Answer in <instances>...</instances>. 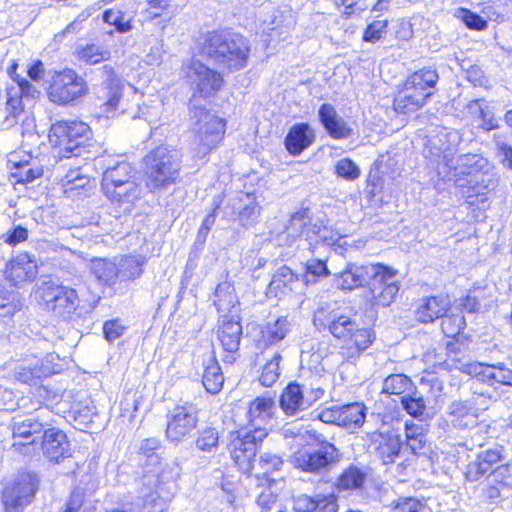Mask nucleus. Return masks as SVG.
<instances>
[{
	"label": "nucleus",
	"instance_id": "obj_21",
	"mask_svg": "<svg viewBox=\"0 0 512 512\" xmlns=\"http://www.w3.org/2000/svg\"><path fill=\"white\" fill-rule=\"evenodd\" d=\"M37 274L38 264L36 257L26 252L12 257L7 262L4 271L5 279L15 287L32 282Z\"/></svg>",
	"mask_w": 512,
	"mask_h": 512
},
{
	"label": "nucleus",
	"instance_id": "obj_8",
	"mask_svg": "<svg viewBox=\"0 0 512 512\" xmlns=\"http://www.w3.org/2000/svg\"><path fill=\"white\" fill-rule=\"evenodd\" d=\"M182 71L193 89L189 102L198 103V98L214 97L223 87V72L209 67L198 59L192 58L183 62Z\"/></svg>",
	"mask_w": 512,
	"mask_h": 512
},
{
	"label": "nucleus",
	"instance_id": "obj_43",
	"mask_svg": "<svg viewBox=\"0 0 512 512\" xmlns=\"http://www.w3.org/2000/svg\"><path fill=\"white\" fill-rule=\"evenodd\" d=\"M415 390L413 382L405 374H391L386 377L382 384V393L390 395H405Z\"/></svg>",
	"mask_w": 512,
	"mask_h": 512
},
{
	"label": "nucleus",
	"instance_id": "obj_23",
	"mask_svg": "<svg viewBox=\"0 0 512 512\" xmlns=\"http://www.w3.org/2000/svg\"><path fill=\"white\" fill-rule=\"evenodd\" d=\"M317 116L319 123L330 138L344 140L354 135V128L338 114L332 104H321L318 108Z\"/></svg>",
	"mask_w": 512,
	"mask_h": 512
},
{
	"label": "nucleus",
	"instance_id": "obj_30",
	"mask_svg": "<svg viewBox=\"0 0 512 512\" xmlns=\"http://www.w3.org/2000/svg\"><path fill=\"white\" fill-rule=\"evenodd\" d=\"M241 336L242 326L239 320L234 319V315H231L230 319H223L218 330V338L223 349L229 353L225 358L226 362H232L235 359L233 354L239 350Z\"/></svg>",
	"mask_w": 512,
	"mask_h": 512
},
{
	"label": "nucleus",
	"instance_id": "obj_5",
	"mask_svg": "<svg viewBox=\"0 0 512 512\" xmlns=\"http://www.w3.org/2000/svg\"><path fill=\"white\" fill-rule=\"evenodd\" d=\"M101 189L107 199L119 205L133 203L142 192L136 171L127 161L117 162L103 172Z\"/></svg>",
	"mask_w": 512,
	"mask_h": 512
},
{
	"label": "nucleus",
	"instance_id": "obj_20",
	"mask_svg": "<svg viewBox=\"0 0 512 512\" xmlns=\"http://www.w3.org/2000/svg\"><path fill=\"white\" fill-rule=\"evenodd\" d=\"M11 67L9 73L12 79L17 83V87H8L6 89V102L4 112L7 113V120L15 122L21 116L25 115L24 99H34L39 95V91L31 84L29 80L19 75H13L14 72Z\"/></svg>",
	"mask_w": 512,
	"mask_h": 512
},
{
	"label": "nucleus",
	"instance_id": "obj_57",
	"mask_svg": "<svg viewBox=\"0 0 512 512\" xmlns=\"http://www.w3.org/2000/svg\"><path fill=\"white\" fill-rule=\"evenodd\" d=\"M441 329L447 337H455L466 326L465 317L461 313H446L441 317Z\"/></svg>",
	"mask_w": 512,
	"mask_h": 512
},
{
	"label": "nucleus",
	"instance_id": "obj_55",
	"mask_svg": "<svg viewBox=\"0 0 512 512\" xmlns=\"http://www.w3.org/2000/svg\"><path fill=\"white\" fill-rule=\"evenodd\" d=\"M388 20H373L367 24L362 34V41L375 44L382 40L387 34Z\"/></svg>",
	"mask_w": 512,
	"mask_h": 512
},
{
	"label": "nucleus",
	"instance_id": "obj_39",
	"mask_svg": "<svg viewBox=\"0 0 512 512\" xmlns=\"http://www.w3.org/2000/svg\"><path fill=\"white\" fill-rule=\"evenodd\" d=\"M237 303L238 299L233 286L229 283H222L217 286L214 305L224 319H227L228 314L233 315V309L236 308Z\"/></svg>",
	"mask_w": 512,
	"mask_h": 512
},
{
	"label": "nucleus",
	"instance_id": "obj_31",
	"mask_svg": "<svg viewBox=\"0 0 512 512\" xmlns=\"http://www.w3.org/2000/svg\"><path fill=\"white\" fill-rule=\"evenodd\" d=\"M374 265L375 264H348L339 276L338 287L343 290H352L367 285L371 273H374Z\"/></svg>",
	"mask_w": 512,
	"mask_h": 512
},
{
	"label": "nucleus",
	"instance_id": "obj_32",
	"mask_svg": "<svg viewBox=\"0 0 512 512\" xmlns=\"http://www.w3.org/2000/svg\"><path fill=\"white\" fill-rule=\"evenodd\" d=\"M450 300L447 296H431L423 298L417 307L416 318L422 323L433 322L448 311Z\"/></svg>",
	"mask_w": 512,
	"mask_h": 512
},
{
	"label": "nucleus",
	"instance_id": "obj_38",
	"mask_svg": "<svg viewBox=\"0 0 512 512\" xmlns=\"http://www.w3.org/2000/svg\"><path fill=\"white\" fill-rule=\"evenodd\" d=\"M224 376L219 363L214 357L209 356L204 361V373L202 384L206 391L211 394H217L223 387Z\"/></svg>",
	"mask_w": 512,
	"mask_h": 512
},
{
	"label": "nucleus",
	"instance_id": "obj_25",
	"mask_svg": "<svg viewBox=\"0 0 512 512\" xmlns=\"http://www.w3.org/2000/svg\"><path fill=\"white\" fill-rule=\"evenodd\" d=\"M41 439L40 446L43 454L50 461L58 463L60 460L71 456L70 443L62 430L55 428L45 429Z\"/></svg>",
	"mask_w": 512,
	"mask_h": 512
},
{
	"label": "nucleus",
	"instance_id": "obj_27",
	"mask_svg": "<svg viewBox=\"0 0 512 512\" xmlns=\"http://www.w3.org/2000/svg\"><path fill=\"white\" fill-rule=\"evenodd\" d=\"M279 407L286 416H296L310 407V398H306L304 387L293 381L282 390Z\"/></svg>",
	"mask_w": 512,
	"mask_h": 512
},
{
	"label": "nucleus",
	"instance_id": "obj_7",
	"mask_svg": "<svg viewBox=\"0 0 512 512\" xmlns=\"http://www.w3.org/2000/svg\"><path fill=\"white\" fill-rule=\"evenodd\" d=\"M160 445L161 442L156 437L143 439L138 445V454L141 457L139 461L143 462L145 466L140 481L150 490L157 487L160 482L176 479L181 473V467L177 460L167 464L164 470L159 469L160 457L156 451Z\"/></svg>",
	"mask_w": 512,
	"mask_h": 512
},
{
	"label": "nucleus",
	"instance_id": "obj_9",
	"mask_svg": "<svg viewBox=\"0 0 512 512\" xmlns=\"http://www.w3.org/2000/svg\"><path fill=\"white\" fill-rule=\"evenodd\" d=\"M87 92L85 79L70 68L56 72L48 88L49 99L58 105H76Z\"/></svg>",
	"mask_w": 512,
	"mask_h": 512
},
{
	"label": "nucleus",
	"instance_id": "obj_59",
	"mask_svg": "<svg viewBox=\"0 0 512 512\" xmlns=\"http://www.w3.org/2000/svg\"><path fill=\"white\" fill-rule=\"evenodd\" d=\"M15 294L0 286V314L12 316L22 306L20 301L15 302Z\"/></svg>",
	"mask_w": 512,
	"mask_h": 512
},
{
	"label": "nucleus",
	"instance_id": "obj_49",
	"mask_svg": "<svg viewBox=\"0 0 512 512\" xmlns=\"http://www.w3.org/2000/svg\"><path fill=\"white\" fill-rule=\"evenodd\" d=\"M456 166L463 168L462 173L466 174L468 177V173L470 171L475 173L476 171L486 170L485 168L488 167V160L480 154L467 153L457 157L455 160V167Z\"/></svg>",
	"mask_w": 512,
	"mask_h": 512
},
{
	"label": "nucleus",
	"instance_id": "obj_60",
	"mask_svg": "<svg viewBox=\"0 0 512 512\" xmlns=\"http://www.w3.org/2000/svg\"><path fill=\"white\" fill-rule=\"evenodd\" d=\"M19 182L31 183L43 175V168L31 166L29 163L20 164L17 171L13 173Z\"/></svg>",
	"mask_w": 512,
	"mask_h": 512
},
{
	"label": "nucleus",
	"instance_id": "obj_15",
	"mask_svg": "<svg viewBox=\"0 0 512 512\" xmlns=\"http://www.w3.org/2000/svg\"><path fill=\"white\" fill-rule=\"evenodd\" d=\"M465 183H459L463 188L462 194L466 203L471 206H484L488 201V195L498 186L497 174L489 169L468 173V177L464 179Z\"/></svg>",
	"mask_w": 512,
	"mask_h": 512
},
{
	"label": "nucleus",
	"instance_id": "obj_18",
	"mask_svg": "<svg viewBox=\"0 0 512 512\" xmlns=\"http://www.w3.org/2000/svg\"><path fill=\"white\" fill-rule=\"evenodd\" d=\"M45 424L34 416L16 417L12 424V446L22 455L29 456L36 449V439L43 432Z\"/></svg>",
	"mask_w": 512,
	"mask_h": 512
},
{
	"label": "nucleus",
	"instance_id": "obj_42",
	"mask_svg": "<svg viewBox=\"0 0 512 512\" xmlns=\"http://www.w3.org/2000/svg\"><path fill=\"white\" fill-rule=\"evenodd\" d=\"M366 480V473L359 467L350 465L337 478L338 491H350L361 489Z\"/></svg>",
	"mask_w": 512,
	"mask_h": 512
},
{
	"label": "nucleus",
	"instance_id": "obj_50",
	"mask_svg": "<svg viewBox=\"0 0 512 512\" xmlns=\"http://www.w3.org/2000/svg\"><path fill=\"white\" fill-rule=\"evenodd\" d=\"M78 58L87 64H97L110 58V51L97 44H87L78 49Z\"/></svg>",
	"mask_w": 512,
	"mask_h": 512
},
{
	"label": "nucleus",
	"instance_id": "obj_29",
	"mask_svg": "<svg viewBox=\"0 0 512 512\" xmlns=\"http://www.w3.org/2000/svg\"><path fill=\"white\" fill-rule=\"evenodd\" d=\"M448 422L460 430L470 429L478 424V409L468 401L456 400L447 408Z\"/></svg>",
	"mask_w": 512,
	"mask_h": 512
},
{
	"label": "nucleus",
	"instance_id": "obj_10",
	"mask_svg": "<svg viewBox=\"0 0 512 512\" xmlns=\"http://www.w3.org/2000/svg\"><path fill=\"white\" fill-rule=\"evenodd\" d=\"M199 422V409L191 402H182L169 409L166 414V439L178 445L191 437Z\"/></svg>",
	"mask_w": 512,
	"mask_h": 512
},
{
	"label": "nucleus",
	"instance_id": "obj_3",
	"mask_svg": "<svg viewBox=\"0 0 512 512\" xmlns=\"http://www.w3.org/2000/svg\"><path fill=\"white\" fill-rule=\"evenodd\" d=\"M146 186L150 191L167 189L179 179L182 154L168 145L152 149L143 159Z\"/></svg>",
	"mask_w": 512,
	"mask_h": 512
},
{
	"label": "nucleus",
	"instance_id": "obj_28",
	"mask_svg": "<svg viewBox=\"0 0 512 512\" xmlns=\"http://www.w3.org/2000/svg\"><path fill=\"white\" fill-rule=\"evenodd\" d=\"M438 80L439 75L436 69L424 67L410 74L403 85L428 100L435 94Z\"/></svg>",
	"mask_w": 512,
	"mask_h": 512
},
{
	"label": "nucleus",
	"instance_id": "obj_37",
	"mask_svg": "<svg viewBox=\"0 0 512 512\" xmlns=\"http://www.w3.org/2000/svg\"><path fill=\"white\" fill-rule=\"evenodd\" d=\"M406 446L415 455L426 454L428 450V440L426 429L422 424H405Z\"/></svg>",
	"mask_w": 512,
	"mask_h": 512
},
{
	"label": "nucleus",
	"instance_id": "obj_46",
	"mask_svg": "<svg viewBox=\"0 0 512 512\" xmlns=\"http://www.w3.org/2000/svg\"><path fill=\"white\" fill-rule=\"evenodd\" d=\"M329 274L326 262L320 259L309 260L303 266L302 284L304 286L315 284L319 278L327 277Z\"/></svg>",
	"mask_w": 512,
	"mask_h": 512
},
{
	"label": "nucleus",
	"instance_id": "obj_61",
	"mask_svg": "<svg viewBox=\"0 0 512 512\" xmlns=\"http://www.w3.org/2000/svg\"><path fill=\"white\" fill-rule=\"evenodd\" d=\"M423 503L414 497H400L392 503V512H419Z\"/></svg>",
	"mask_w": 512,
	"mask_h": 512
},
{
	"label": "nucleus",
	"instance_id": "obj_58",
	"mask_svg": "<svg viewBox=\"0 0 512 512\" xmlns=\"http://www.w3.org/2000/svg\"><path fill=\"white\" fill-rule=\"evenodd\" d=\"M335 174L347 181H354L360 176L361 170L352 159L346 157L335 164Z\"/></svg>",
	"mask_w": 512,
	"mask_h": 512
},
{
	"label": "nucleus",
	"instance_id": "obj_35",
	"mask_svg": "<svg viewBox=\"0 0 512 512\" xmlns=\"http://www.w3.org/2000/svg\"><path fill=\"white\" fill-rule=\"evenodd\" d=\"M427 101L421 94H416L403 85L394 97L393 108L398 114H409L422 108Z\"/></svg>",
	"mask_w": 512,
	"mask_h": 512
},
{
	"label": "nucleus",
	"instance_id": "obj_51",
	"mask_svg": "<svg viewBox=\"0 0 512 512\" xmlns=\"http://www.w3.org/2000/svg\"><path fill=\"white\" fill-rule=\"evenodd\" d=\"M385 178L380 174V171L371 170L367 178V185L365 192L370 196V199L378 202H386L384 191Z\"/></svg>",
	"mask_w": 512,
	"mask_h": 512
},
{
	"label": "nucleus",
	"instance_id": "obj_48",
	"mask_svg": "<svg viewBox=\"0 0 512 512\" xmlns=\"http://www.w3.org/2000/svg\"><path fill=\"white\" fill-rule=\"evenodd\" d=\"M401 404L407 414L414 418H421L426 410V402L416 389L401 396Z\"/></svg>",
	"mask_w": 512,
	"mask_h": 512
},
{
	"label": "nucleus",
	"instance_id": "obj_36",
	"mask_svg": "<svg viewBox=\"0 0 512 512\" xmlns=\"http://www.w3.org/2000/svg\"><path fill=\"white\" fill-rule=\"evenodd\" d=\"M302 283V276L300 273L294 272L288 266H282L277 269L273 278L269 284L271 292H275V295L285 293V289L293 291L297 289V285Z\"/></svg>",
	"mask_w": 512,
	"mask_h": 512
},
{
	"label": "nucleus",
	"instance_id": "obj_44",
	"mask_svg": "<svg viewBox=\"0 0 512 512\" xmlns=\"http://www.w3.org/2000/svg\"><path fill=\"white\" fill-rule=\"evenodd\" d=\"M91 272L101 282L112 286L118 281L117 264L106 259H93L91 261Z\"/></svg>",
	"mask_w": 512,
	"mask_h": 512
},
{
	"label": "nucleus",
	"instance_id": "obj_33",
	"mask_svg": "<svg viewBox=\"0 0 512 512\" xmlns=\"http://www.w3.org/2000/svg\"><path fill=\"white\" fill-rule=\"evenodd\" d=\"M63 187L68 198L80 199L90 195L93 185L89 177L82 175L79 170H75L65 175Z\"/></svg>",
	"mask_w": 512,
	"mask_h": 512
},
{
	"label": "nucleus",
	"instance_id": "obj_16",
	"mask_svg": "<svg viewBox=\"0 0 512 512\" xmlns=\"http://www.w3.org/2000/svg\"><path fill=\"white\" fill-rule=\"evenodd\" d=\"M41 298L48 310L65 317L72 314L79 305L75 289L62 284L44 282L40 288Z\"/></svg>",
	"mask_w": 512,
	"mask_h": 512
},
{
	"label": "nucleus",
	"instance_id": "obj_2",
	"mask_svg": "<svg viewBox=\"0 0 512 512\" xmlns=\"http://www.w3.org/2000/svg\"><path fill=\"white\" fill-rule=\"evenodd\" d=\"M314 324L319 330H328L334 338L357 352L365 351L376 338L371 328L361 326L356 318L336 309H318Z\"/></svg>",
	"mask_w": 512,
	"mask_h": 512
},
{
	"label": "nucleus",
	"instance_id": "obj_64",
	"mask_svg": "<svg viewBox=\"0 0 512 512\" xmlns=\"http://www.w3.org/2000/svg\"><path fill=\"white\" fill-rule=\"evenodd\" d=\"M498 156L501 158L500 162L506 168L512 170V146L502 140H498V136L494 135Z\"/></svg>",
	"mask_w": 512,
	"mask_h": 512
},
{
	"label": "nucleus",
	"instance_id": "obj_52",
	"mask_svg": "<svg viewBox=\"0 0 512 512\" xmlns=\"http://www.w3.org/2000/svg\"><path fill=\"white\" fill-rule=\"evenodd\" d=\"M219 445V433L214 427H204L199 430L198 436L195 440V446L197 449L204 452H213L218 448Z\"/></svg>",
	"mask_w": 512,
	"mask_h": 512
},
{
	"label": "nucleus",
	"instance_id": "obj_14",
	"mask_svg": "<svg viewBox=\"0 0 512 512\" xmlns=\"http://www.w3.org/2000/svg\"><path fill=\"white\" fill-rule=\"evenodd\" d=\"M266 438L263 430H258L256 434L250 432H237L229 444L231 458L238 469L248 475L255 469L253 463L258 450V445Z\"/></svg>",
	"mask_w": 512,
	"mask_h": 512
},
{
	"label": "nucleus",
	"instance_id": "obj_13",
	"mask_svg": "<svg viewBox=\"0 0 512 512\" xmlns=\"http://www.w3.org/2000/svg\"><path fill=\"white\" fill-rule=\"evenodd\" d=\"M367 287L375 304L389 306L394 302L400 286L398 272L384 264L374 265Z\"/></svg>",
	"mask_w": 512,
	"mask_h": 512
},
{
	"label": "nucleus",
	"instance_id": "obj_6",
	"mask_svg": "<svg viewBox=\"0 0 512 512\" xmlns=\"http://www.w3.org/2000/svg\"><path fill=\"white\" fill-rule=\"evenodd\" d=\"M189 115L199 145L198 154L204 157L222 141L226 120L195 102H189Z\"/></svg>",
	"mask_w": 512,
	"mask_h": 512
},
{
	"label": "nucleus",
	"instance_id": "obj_24",
	"mask_svg": "<svg viewBox=\"0 0 512 512\" xmlns=\"http://www.w3.org/2000/svg\"><path fill=\"white\" fill-rule=\"evenodd\" d=\"M315 140V129L310 123L297 122L289 128L284 138V147L289 155L297 157L311 147Z\"/></svg>",
	"mask_w": 512,
	"mask_h": 512
},
{
	"label": "nucleus",
	"instance_id": "obj_56",
	"mask_svg": "<svg viewBox=\"0 0 512 512\" xmlns=\"http://www.w3.org/2000/svg\"><path fill=\"white\" fill-rule=\"evenodd\" d=\"M283 465V460L280 456L272 453H263L260 455L258 462L257 472L255 476L260 479L261 477H267L270 473L278 471Z\"/></svg>",
	"mask_w": 512,
	"mask_h": 512
},
{
	"label": "nucleus",
	"instance_id": "obj_47",
	"mask_svg": "<svg viewBox=\"0 0 512 512\" xmlns=\"http://www.w3.org/2000/svg\"><path fill=\"white\" fill-rule=\"evenodd\" d=\"M281 360V354L279 352H274L271 358L262 367V371L259 376V382L262 386L271 387L279 379Z\"/></svg>",
	"mask_w": 512,
	"mask_h": 512
},
{
	"label": "nucleus",
	"instance_id": "obj_41",
	"mask_svg": "<svg viewBox=\"0 0 512 512\" xmlns=\"http://www.w3.org/2000/svg\"><path fill=\"white\" fill-rule=\"evenodd\" d=\"M145 3L148 5V7L142 11L145 20H157V23L161 24V28L164 29L173 16L172 13L168 12L171 7L170 0H146Z\"/></svg>",
	"mask_w": 512,
	"mask_h": 512
},
{
	"label": "nucleus",
	"instance_id": "obj_45",
	"mask_svg": "<svg viewBox=\"0 0 512 512\" xmlns=\"http://www.w3.org/2000/svg\"><path fill=\"white\" fill-rule=\"evenodd\" d=\"M292 324L287 317H279L274 322H269L262 330L263 338L269 344H275L283 340L291 332Z\"/></svg>",
	"mask_w": 512,
	"mask_h": 512
},
{
	"label": "nucleus",
	"instance_id": "obj_53",
	"mask_svg": "<svg viewBox=\"0 0 512 512\" xmlns=\"http://www.w3.org/2000/svg\"><path fill=\"white\" fill-rule=\"evenodd\" d=\"M455 16L470 30L484 31L488 27V22L483 16L468 8H457Z\"/></svg>",
	"mask_w": 512,
	"mask_h": 512
},
{
	"label": "nucleus",
	"instance_id": "obj_54",
	"mask_svg": "<svg viewBox=\"0 0 512 512\" xmlns=\"http://www.w3.org/2000/svg\"><path fill=\"white\" fill-rule=\"evenodd\" d=\"M103 22L115 27L118 33H128L133 29L131 19H125L122 10L106 9L102 13Z\"/></svg>",
	"mask_w": 512,
	"mask_h": 512
},
{
	"label": "nucleus",
	"instance_id": "obj_1",
	"mask_svg": "<svg viewBox=\"0 0 512 512\" xmlns=\"http://www.w3.org/2000/svg\"><path fill=\"white\" fill-rule=\"evenodd\" d=\"M198 54L226 73L243 70L249 61L248 38L231 29L208 31L197 42Z\"/></svg>",
	"mask_w": 512,
	"mask_h": 512
},
{
	"label": "nucleus",
	"instance_id": "obj_4",
	"mask_svg": "<svg viewBox=\"0 0 512 512\" xmlns=\"http://www.w3.org/2000/svg\"><path fill=\"white\" fill-rule=\"evenodd\" d=\"M49 142L59 149V157H79L93 146L92 130L88 124L77 120H60L51 125Z\"/></svg>",
	"mask_w": 512,
	"mask_h": 512
},
{
	"label": "nucleus",
	"instance_id": "obj_19",
	"mask_svg": "<svg viewBox=\"0 0 512 512\" xmlns=\"http://www.w3.org/2000/svg\"><path fill=\"white\" fill-rule=\"evenodd\" d=\"M457 149L451 145L446 136H436L428 140L423 151L428 165L435 169L439 178L449 175L455 169V153Z\"/></svg>",
	"mask_w": 512,
	"mask_h": 512
},
{
	"label": "nucleus",
	"instance_id": "obj_40",
	"mask_svg": "<svg viewBox=\"0 0 512 512\" xmlns=\"http://www.w3.org/2000/svg\"><path fill=\"white\" fill-rule=\"evenodd\" d=\"M117 264L118 281L125 282L139 278L143 273L145 257L143 256H125Z\"/></svg>",
	"mask_w": 512,
	"mask_h": 512
},
{
	"label": "nucleus",
	"instance_id": "obj_22",
	"mask_svg": "<svg viewBox=\"0 0 512 512\" xmlns=\"http://www.w3.org/2000/svg\"><path fill=\"white\" fill-rule=\"evenodd\" d=\"M275 409V401L272 397L259 396L251 401L247 412V432L256 434L258 430H263L267 437Z\"/></svg>",
	"mask_w": 512,
	"mask_h": 512
},
{
	"label": "nucleus",
	"instance_id": "obj_63",
	"mask_svg": "<svg viewBox=\"0 0 512 512\" xmlns=\"http://www.w3.org/2000/svg\"><path fill=\"white\" fill-rule=\"evenodd\" d=\"M317 507V500L308 495H299L293 500V509L295 512H315Z\"/></svg>",
	"mask_w": 512,
	"mask_h": 512
},
{
	"label": "nucleus",
	"instance_id": "obj_62",
	"mask_svg": "<svg viewBox=\"0 0 512 512\" xmlns=\"http://www.w3.org/2000/svg\"><path fill=\"white\" fill-rule=\"evenodd\" d=\"M481 293V288L470 290L466 297L461 300L460 305L469 313L478 312L482 307V304L479 301V294Z\"/></svg>",
	"mask_w": 512,
	"mask_h": 512
},
{
	"label": "nucleus",
	"instance_id": "obj_11",
	"mask_svg": "<svg viewBox=\"0 0 512 512\" xmlns=\"http://www.w3.org/2000/svg\"><path fill=\"white\" fill-rule=\"evenodd\" d=\"M341 459L339 449L326 440L319 441L317 448L299 450L293 456L296 468L310 473L329 472Z\"/></svg>",
	"mask_w": 512,
	"mask_h": 512
},
{
	"label": "nucleus",
	"instance_id": "obj_17",
	"mask_svg": "<svg viewBox=\"0 0 512 512\" xmlns=\"http://www.w3.org/2000/svg\"><path fill=\"white\" fill-rule=\"evenodd\" d=\"M369 449L381 460L382 464L389 465L399 457L403 440L398 430L385 428L367 434Z\"/></svg>",
	"mask_w": 512,
	"mask_h": 512
},
{
	"label": "nucleus",
	"instance_id": "obj_34",
	"mask_svg": "<svg viewBox=\"0 0 512 512\" xmlns=\"http://www.w3.org/2000/svg\"><path fill=\"white\" fill-rule=\"evenodd\" d=\"M339 426L354 431L363 426L367 408L363 403L355 402L340 406Z\"/></svg>",
	"mask_w": 512,
	"mask_h": 512
},
{
	"label": "nucleus",
	"instance_id": "obj_12",
	"mask_svg": "<svg viewBox=\"0 0 512 512\" xmlns=\"http://www.w3.org/2000/svg\"><path fill=\"white\" fill-rule=\"evenodd\" d=\"M38 484L39 480L35 473H22L6 485L2 493L5 512H23L32 502Z\"/></svg>",
	"mask_w": 512,
	"mask_h": 512
},
{
	"label": "nucleus",
	"instance_id": "obj_26",
	"mask_svg": "<svg viewBox=\"0 0 512 512\" xmlns=\"http://www.w3.org/2000/svg\"><path fill=\"white\" fill-rule=\"evenodd\" d=\"M103 97L107 113H114L117 110L119 101L123 93V84L121 79L116 75L114 68L110 65H104L99 69Z\"/></svg>",
	"mask_w": 512,
	"mask_h": 512
}]
</instances>
